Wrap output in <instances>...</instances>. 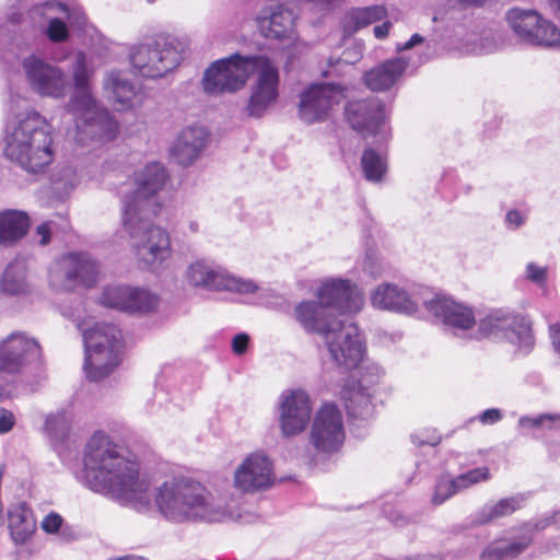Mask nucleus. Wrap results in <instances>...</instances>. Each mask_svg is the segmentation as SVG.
<instances>
[{
  "mask_svg": "<svg viewBox=\"0 0 560 560\" xmlns=\"http://www.w3.org/2000/svg\"><path fill=\"white\" fill-rule=\"evenodd\" d=\"M84 466L90 488L132 504L140 511L151 505L149 482L139 475V465L104 432L88 442Z\"/></svg>",
  "mask_w": 560,
  "mask_h": 560,
  "instance_id": "nucleus-1",
  "label": "nucleus"
},
{
  "mask_svg": "<svg viewBox=\"0 0 560 560\" xmlns=\"http://www.w3.org/2000/svg\"><path fill=\"white\" fill-rule=\"evenodd\" d=\"M160 514L173 523L223 522L235 517L232 509L203 485L189 478H170L153 491Z\"/></svg>",
  "mask_w": 560,
  "mask_h": 560,
  "instance_id": "nucleus-2",
  "label": "nucleus"
},
{
  "mask_svg": "<svg viewBox=\"0 0 560 560\" xmlns=\"http://www.w3.org/2000/svg\"><path fill=\"white\" fill-rule=\"evenodd\" d=\"M51 125L35 110L9 118L3 130L2 153L27 173L45 171L54 161Z\"/></svg>",
  "mask_w": 560,
  "mask_h": 560,
  "instance_id": "nucleus-3",
  "label": "nucleus"
},
{
  "mask_svg": "<svg viewBox=\"0 0 560 560\" xmlns=\"http://www.w3.org/2000/svg\"><path fill=\"white\" fill-rule=\"evenodd\" d=\"M93 71L88 67L86 56L78 51L72 66L73 92L63 106L65 115L73 120L77 141L101 142L113 140L118 132V124L92 92Z\"/></svg>",
  "mask_w": 560,
  "mask_h": 560,
  "instance_id": "nucleus-4",
  "label": "nucleus"
},
{
  "mask_svg": "<svg viewBox=\"0 0 560 560\" xmlns=\"http://www.w3.org/2000/svg\"><path fill=\"white\" fill-rule=\"evenodd\" d=\"M154 217H144L128 205L122 213V224L129 236L132 255L138 265L149 271L158 272L172 257L171 235L166 229L151 223Z\"/></svg>",
  "mask_w": 560,
  "mask_h": 560,
  "instance_id": "nucleus-5",
  "label": "nucleus"
},
{
  "mask_svg": "<svg viewBox=\"0 0 560 560\" xmlns=\"http://www.w3.org/2000/svg\"><path fill=\"white\" fill-rule=\"evenodd\" d=\"M189 45L186 35L160 34L132 45L128 57L137 74L159 79L179 66Z\"/></svg>",
  "mask_w": 560,
  "mask_h": 560,
  "instance_id": "nucleus-6",
  "label": "nucleus"
},
{
  "mask_svg": "<svg viewBox=\"0 0 560 560\" xmlns=\"http://www.w3.org/2000/svg\"><path fill=\"white\" fill-rule=\"evenodd\" d=\"M40 347L25 334L13 332L0 341V400L12 396V384L31 363L38 361Z\"/></svg>",
  "mask_w": 560,
  "mask_h": 560,
  "instance_id": "nucleus-7",
  "label": "nucleus"
},
{
  "mask_svg": "<svg viewBox=\"0 0 560 560\" xmlns=\"http://www.w3.org/2000/svg\"><path fill=\"white\" fill-rule=\"evenodd\" d=\"M255 55L233 54L212 62L203 73L202 86L210 95L234 93L245 86L257 69Z\"/></svg>",
  "mask_w": 560,
  "mask_h": 560,
  "instance_id": "nucleus-8",
  "label": "nucleus"
},
{
  "mask_svg": "<svg viewBox=\"0 0 560 560\" xmlns=\"http://www.w3.org/2000/svg\"><path fill=\"white\" fill-rule=\"evenodd\" d=\"M187 285L205 291H231L240 294H252L258 285L249 279L232 275L213 261L199 258L189 262L184 272Z\"/></svg>",
  "mask_w": 560,
  "mask_h": 560,
  "instance_id": "nucleus-9",
  "label": "nucleus"
},
{
  "mask_svg": "<svg viewBox=\"0 0 560 560\" xmlns=\"http://www.w3.org/2000/svg\"><path fill=\"white\" fill-rule=\"evenodd\" d=\"M322 339L331 361L343 370L357 369L364 361L366 347L363 337L350 319L337 322Z\"/></svg>",
  "mask_w": 560,
  "mask_h": 560,
  "instance_id": "nucleus-10",
  "label": "nucleus"
},
{
  "mask_svg": "<svg viewBox=\"0 0 560 560\" xmlns=\"http://www.w3.org/2000/svg\"><path fill=\"white\" fill-rule=\"evenodd\" d=\"M166 170L161 163H150L135 174L136 188L122 198V213L128 205L144 217H156L161 209L158 196L165 185Z\"/></svg>",
  "mask_w": 560,
  "mask_h": 560,
  "instance_id": "nucleus-11",
  "label": "nucleus"
},
{
  "mask_svg": "<svg viewBox=\"0 0 560 560\" xmlns=\"http://www.w3.org/2000/svg\"><path fill=\"white\" fill-rule=\"evenodd\" d=\"M422 304L446 331L459 338L475 340L478 320L470 306L433 292L431 296L422 299Z\"/></svg>",
  "mask_w": 560,
  "mask_h": 560,
  "instance_id": "nucleus-12",
  "label": "nucleus"
},
{
  "mask_svg": "<svg viewBox=\"0 0 560 560\" xmlns=\"http://www.w3.org/2000/svg\"><path fill=\"white\" fill-rule=\"evenodd\" d=\"M488 337L505 339L524 351H528L534 343L530 324L525 317L500 311L478 320L475 340Z\"/></svg>",
  "mask_w": 560,
  "mask_h": 560,
  "instance_id": "nucleus-13",
  "label": "nucleus"
},
{
  "mask_svg": "<svg viewBox=\"0 0 560 560\" xmlns=\"http://www.w3.org/2000/svg\"><path fill=\"white\" fill-rule=\"evenodd\" d=\"M346 440L341 410L334 404H323L312 418L310 443L319 453L338 452Z\"/></svg>",
  "mask_w": 560,
  "mask_h": 560,
  "instance_id": "nucleus-14",
  "label": "nucleus"
},
{
  "mask_svg": "<svg viewBox=\"0 0 560 560\" xmlns=\"http://www.w3.org/2000/svg\"><path fill=\"white\" fill-rule=\"evenodd\" d=\"M22 68L30 88L37 95L54 100L66 96L70 81L62 68L35 55L24 58Z\"/></svg>",
  "mask_w": 560,
  "mask_h": 560,
  "instance_id": "nucleus-15",
  "label": "nucleus"
},
{
  "mask_svg": "<svg viewBox=\"0 0 560 560\" xmlns=\"http://www.w3.org/2000/svg\"><path fill=\"white\" fill-rule=\"evenodd\" d=\"M506 21L513 33L525 44L555 47L560 43L557 26L535 10L513 8L506 13Z\"/></svg>",
  "mask_w": 560,
  "mask_h": 560,
  "instance_id": "nucleus-16",
  "label": "nucleus"
},
{
  "mask_svg": "<svg viewBox=\"0 0 560 560\" xmlns=\"http://www.w3.org/2000/svg\"><path fill=\"white\" fill-rule=\"evenodd\" d=\"M313 413L308 393L302 388H290L281 393L277 402V422L283 438H294L303 433Z\"/></svg>",
  "mask_w": 560,
  "mask_h": 560,
  "instance_id": "nucleus-17",
  "label": "nucleus"
},
{
  "mask_svg": "<svg viewBox=\"0 0 560 560\" xmlns=\"http://www.w3.org/2000/svg\"><path fill=\"white\" fill-rule=\"evenodd\" d=\"M432 295L428 288H417L411 292L393 282H382L370 293V301L374 308L401 313L416 314L422 304V299Z\"/></svg>",
  "mask_w": 560,
  "mask_h": 560,
  "instance_id": "nucleus-18",
  "label": "nucleus"
},
{
  "mask_svg": "<svg viewBox=\"0 0 560 560\" xmlns=\"http://www.w3.org/2000/svg\"><path fill=\"white\" fill-rule=\"evenodd\" d=\"M345 97V91L338 84H312L300 96V118L307 124L323 121L329 117L334 107L339 105Z\"/></svg>",
  "mask_w": 560,
  "mask_h": 560,
  "instance_id": "nucleus-19",
  "label": "nucleus"
},
{
  "mask_svg": "<svg viewBox=\"0 0 560 560\" xmlns=\"http://www.w3.org/2000/svg\"><path fill=\"white\" fill-rule=\"evenodd\" d=\"M257 77L250 86V95L246 106L248 116L262 117L277 102L279 95V73L270 60L257 57Z\"/></svg>",
  "mask_w": 560,
  "mask_h": 560,
  "instance_id": "nucleus-20",
  "label": "nucleus"
},
{
  "mask_svg": "<svg viewBox=\"0 0 560 560\" xmlns=\"http://www.w3.org/2000/svg\"><path fill=\"white\" fill-rule=\"evenodd\" d=\"M275 480L273 463L264 452L250 453L234 471V487L243 492L266 490Z\"/></svg>",
  "mask_w": 560,
  "mask_h": 560,
  "instance_id": "nucleus-21",
  "label": "nucleus"
},
{
  "mask_svg": "<svg viewBox=\"0 0 560 560\" xmlns=\"http://www.w3.org/2000/svg\"><path fill=\"white\" fill-rule=\"evenodd\" d=\"M316 296L331 312L335 310L342 314L357 313L364 304L363 295L358 287L350 280L340 278H331L324 281L317 289Z\"/></svg>",
  "mask_w": 560,
  "mask_h": 560,
  "instance_id": "nucleus-22",
  "label": "nucleus"
},
{
  "mask_svg": "<svg viewBox=\"0 0 560 560\" xmlns=\"http://www.w3.org/2000/svg\"><path fill=\"white\" fill-rule=\"evenodd\" d=\"M295 20L294 12L282 3L268 4L256 16L257 27L261 35L277 40H295Z\"/></svg>",
  "mask_w": 560,
  "mask_h": 560,
  "instance_id": "nucleus-23",
  "label": "nucleus"
},
{
  "mask_svg": "<svg viewBox=\"0 0 560 560\" xmlns=\"http://www.w3.org/2000/svg\"><path fill=\"white\" fill-rule=\"evenodd\" d=\"M346 117L351 128L363 136L377 135L385 120L384 105L377 97L349 102Z\"/></svg>",
  "mask_w": 560,
  "mask_h": 560,
  "instance_id": "nucleus-24",
  "label": "nucleus"
},
{
  "mask_svg": "<svg viewBox=\"0 0 560 560\" xmlns=\"http://www.w3.org/2000/svg\"><path fill=\"white\" fill-rule=\"evenodd\" d=\"M294 318L307 332L317 334L323 337L331 327L343 317L336 316L328 306L317 300L300 302L294 307Z\"/></svg>",
  "mask_w": 560,
  "mask_h": 560,
  "instance_id": "nucleus-25",
  "label": "nucleus"
},
{
  "mask_svg": "<svg viewBox=\"0 0 560 560\" xmlns=\"http://www.w3.org/2000/svg\"><path fill=\"white\" fill-rule=\"evenodd\" d=\"M0 291L18 299H27L36 292L34 277L25 259L15 258L7 265L0 278Z\"/></svg>",
  "mask_w": 560,
  "mask_h": 560,
  "instance_id": "nucleus-26",
  "label": "nucleus"
},
{
  "mask_svg": "<svg viewBox=\"0 0 560 560\" xmlns=\"http://www.w3.org/2000/svg\"><path fill=\"white\" fill-rule=\"evenodd\" d=\"M90 340V348H85L83 369L89 380L100 381L107 377L118 366L122 347L100 348L95 338Z\"/></svg>",
  "mask_w": 560,
  "mask_h": 560,
  "instance_id": "nucleus-27",
  "label": "nucleus"
},
{
  "mask_svg": "<svg viewBox=\"0 0 560 560\" xmlns=\"http://www.w3.org/2000/svg\"><path fill=\"white\" fill-rule=\"evenodd\" d=\"M208 131L201 126L184 128L171 150L173 160L182 165H191L206 149Z\"/></svg>",
  "mask_w": 560,
  "mask_h": 560,
  "instance_id": "nucleus-28",
  "label": "nucleus"
},
{
  "mask_svg": "<svg viewBox=\"0 0 560 560\" xmlns=\"http://www.w3.org/2000/svg\"><path fill=\"white\" fill-rule=\"evenodd\" d=\"M408 60L396 57L381 62L364 74L366 86L374 92H384L392 89L404 75Z\"/></svg>",
  "mask_w": 560,
  "mask_h": 560,
  "instance_id": "nucleus-29",
  "label": "nucleus"
},
{
  "mask_svg": "<svg viewBox=\"0 0 560 560\" xmlns=\"http://www.w3.org/2000/svg\"><path fill=\"white\" fill-rule=\"evenodd\" d=\"M31 219L22 210L0 211V247L9 248L19 244L28 233Z\"/></svg>",
  "mask_w": 560,
  "mask_h": 560,
  "instance_id": "nucleus-30",
  "label": "nucleus"
},
{
  "mask_svg": "<svg viewBox=\"0 0 560 560\" xmlns=\"http://www.w3.org/2000/svg\"><path fill=\"white\" fill-rule=\"evenodd\" d=\"M104 88L106 91L110 92L114 102L120 106V109L142 105V93H140L136 85L119 71L107 73L104 80Z\"/></svg>",
  "mask_w": 560,
  "mask_h": 560,
  "instance_id": "nucleus-31",
  "label": "nucleus"
},
{
  "mask_svg": "<svg viewBox=\"0 0 560 560\" xmlns=\"http://www.w3.org/2000/svg\"><path fill=\"white\" fill-rule=\"evenodd\" d=\"M388 11L385 5L375 4L364 8H353L349 10L341 22L343 33L348 36L353 35L361 28L375 22L386 19Z\"/></svg>",
  "mask_w": 560,
  "mask_h": 560,
  "instance_id": "nucleus-32",
  "label": "nucleus"
},
{
  "mask_svg": "<svg viewBox=\"0 0 560 560\" xmlns=\"http://www.w3.org/2000/svg\"><path fill=\"white\" fill-rule=\"evenodd\" d=\"M525 502L523 494H516L510 498L499 500L493 504H486L479 511L471 515V525L482 526L505 517L520 510Z\"/></svg>",
  "mask_w": 560,
  "mask_h": 560,
  "instance_id": "nucleus-33",
  "label": "nucleus"
},
{
  "mask_svg": "<svg viewBox=\"0 0 560 560\" xmlns=\"http://www.w3.org/2000/svg\"><path fill=\"white\" fill-rule=\"evenodd\" d=\"M341 398L351 417L366 418L372 413V394L368 386L359 382L348 384L341 390Z\"/></svg>",
  "mask_w": 560,
  "mask_h": 560,
  "instance_id": "nucleus-34",
  "label": "nucleus"
},
{
  "mask_svg": "<svg viewBox=\"0 0 560 560\" xmlns=\"http://www.w3.org/2000/svg\"><path fill=\"white\" fill-rule=\"evenodd\" d=\"M8 520L12 539L16 544L25 542L33 535L36 522L33 512L24 502L10 506Z\"/></svg>",
  "mask_w": 560,
  "mask_h": 560,
  "instance_id": "nucleus-35",
  "label": "nucleus"
},
{
  "mask_svg": "<svg viewBox=\"0 0 560 560\" xmlns=\"http://www.w3.org/2000/svg\"><path fill=\"white\" fill-rule=\"evenodd\" d=\"M80 262L75 258L63 257L49 269L48 282L55 291H71L78 284L75 272Z\"/></svg>",
  "mask_w": 560,
  "mask_h": 560,
  "instance_id": "nucleus-36",
  "label": "nucleus"
},
{
  "mask_svg": "<svg viewBox=\"0 0 560 560\" xmlns=\"http://www.w3.org/2000/svg\"><path fill=\"white\" fill-rule=\"evenodd\" d=\"M532 542L529 535L522 536L517 541H493L480 553L479 560H511L521 555Z\"/></svg>",
  "mask_w": 560,
  "mask_h": 560,
  "instance_id": "nucleus-37",
  "label": "nucleus"
},
{
  "mask_svg": "<svg viewBox=\"0 0 560 560\" xmlns=\"http://www.w3.org/2000/svg\"><path fill=\"white\" fill-rule=\"evenodd\" d=\"M95 338L100 348L122 347L121 330L114 324L95 323L83 331L85 348H90V339Z\"/></svg>",
  "mask_w": 560,
  "mask_h": 560,
  "instance_id": "nucleus-38",
  "label": "nucleus"
},
{
  "mask_svg": "<svg viewBox=\"0 0 560 560\" xmlns=\"http://www.w3.org/2000/svg\"><path fill=\"white\" fill-rule=\"evenodd\" d=\"M46 9L51 13H61L71 26L83 28L86 24L85 13L80 7H70L58 1H46L34 5L33 13L44 15Z\"/></svg>",
  "mask_w": 560,
  "mask_h": 560,
  "instance_id": "nucleus-39",
  "label": "nucleus"
},
{
  "mask_svg": "<svg viewBox=\"0 0 560 560\" xmlns=\"http://www.w3.org/2000/svg\"><path fill=\"white\" fill-rule=\"evenodd\" d=\"M364 177L369 182H381L387 171L386 156L374 149H365L361 158Z\"/></svg>",
  "mask_w": 560,
  "mask_h": 560,
  "instance_id": "nucleus-40",
  "label": "nucleus"
},
{
  "mask_svg": "<svg viewBox=\"0 0 560 560\" xmlns=\"http://www.w3.org/2000/svg\"><path fill=\"white\" fill-rule=\"evenodd\" d=\"M131 288L128 285L105 287L98 298L100 303L108 308L128 313Z\"/></svg>",
  "mask_w": 560,
  "mask_h": 560,
  "instance_id": "nucleus-41",
  "label": "nucleus"
},
{
  "mask_svg": "<svg viewBox=\"0 0 560 560\" xmlns=\"http://www.w3.org/2000/svg\"><path fill=\"white\" fill-rule=\"evenodd\" d=\"M67 258H75L80 262L78 268H75V278L79 284L92 287L96 282L98 276V265L94 259L91 258L89 254L72 253L68 255Z\"/></svg>",
  "mask_w": 560,
  "mask_h": 560,
  "instance_id": "nucleus-42",
  "label": "nucleus"
},
{
  "mask_svg": "<svg viewBox=\"0 0 560 560\" xmlns=\"http://www.w3.org/2000/svg\"><path fill=\"white\" fill-rule=\"evenodd\" d=\"M559 421L560 416L557 413L522 416L517 421V427L525 431L535 430L542 433L557 429Z\"/></svg>",
  "mask_w": 560,
  "mask_h": 560,
  "instance_id": "nucleus-43",
  "label": "nucleus"
},
{
  "mask_svg": "<svg viewBox=\"0 0 560 560\" xmlns=\"http://www.w3.org/2000/svg\"><path fill=\"white\" fill-rule=\"evenodd\" d=\"M131 296L129 299L128 313H149L154 311L159 305L158 295L152 292L140 289V288H131Z\"/></svg>",
  "mask_w": 560,
  "mask_h": 560,
  "instance_id": "nucleus-44",
  "label": "nucleus"
},
{
  "mask_svg": "<svg viewBox=\"0 0 560 560\" xmlns=\"http://www.w3.org/2000/svg\"><path fill=\"white\" fill-rule=\"evenodd\" d=\"M49 10H45L43 16H47L48 23L43 31V34L54 44L65 43L70 37V30L68 23L58 16L48 15Z\"/></svg>",
  "mask_w": 560,
  "mask_h": 560,
  "instance_id": "nucleus-45",
  "label": "nucleus"
},
{
  "mask_svg": "<svg viewBox=\"0 0 560 560\" xmlns=\"http://www.w3.org/2000/svg\"><path fill=\"white\" fill-rule=\"evenodd\" d=\"M456 493L458 490L454 478L442 476L436 480L431 501L434 505H441Z\"/></svg>",
  "mask_w": 560,
  "mask_h": 560,
  "instance_id": "nucleus-46",
  "label": "nucleus"
},
{
  "mask_svg": "<svg viewBox=\"0 0 560 560\" xmlns=\"http://www.w3.org/2000/svg\"><path fill=\"white\" fill-rule=\"evenodd\" d=\"M490 479V471L488 467H478L465 474L454 477L458 492H462L477 483L488 481Z\"/></svg>",
  "mask_w": 560,
  "mask_h": 560,
  "instance_id": "nucleus-47",
  "label": "nucleus"
},
{
  "mask_svg": "<svg viewBox=\"0 0 560 560\" xmlns=\"http://www.w3.org/2000/svg\"><path fill=\"white\" fill-rule=\"evenodd\" d=\"M359 368H361L359 383L368 387L378 384L384 375L383 369L374 362H369L366 355L364 357V361L359 365Z\"/></svg>",
  "mask_w": 560,
  "mask_h": 560,
  "instance_id": "nucleus-48",
  "label": "nucleus"
},
{
  "mask_svg": "<svg viewBox=\"0 0 560 560\" xmlns=\"http://www.w3.org/2000/svg\"><path fill=\"white\" fill-rule=\"evenodd\" d=\"M69 428V420L66 412L60 411L48 415L45 421V429L56 438H61L66 434Z\"/></svg>",
  "mask_w": 560,
  "mask_h": 560,
  "instance_id": "nucleus-49",
  "label": "nucleus"
},
{
  "mask_svg": "<svg viewBox=\"0 0 560 560\" xmlns=\"http://www.w3.org/2000/svg\"><path fill=\"white\" fill-rule=\"evenodd\" d=\"M363 271L372 278H378L386 271L385 262L375 253H368L363 260Z\"/></svg>",
  "mask_w": 560,
  "mask_h": 560,
  "instance_id": "nucleus-50",
  "label": "nucleus"
},
{
  "mask_svg": "<svg viewBox=\"0 0 560 560\" xmlns=\"http://www.w3.org/2000/svg\"><path fill=\"white\" fill-rule=\"evenodd\" d=\"M525 277L528 281L542 288L548 279V268L535 262H528L525 268Z\"/></svg>",
  "mask_w": 560,
  "mask_h": 560,
  "instance_id": "nucleus-51",
  "label": "nucleus"
},
{
  "mask_svg": "<svg viewBox=\"0 0 560 560\" xmlns=\"http://www.w3.org/2000/svg\"><path fill=\"white\" fill-rule=\"evenodd\" d=\"M16 424V417L13 411L0 407V434H7L13 430Z\"/></svg>",
  "mask_w": 560,
  "mask_h": 560,
  "instance_id": "nucleus-52",
  "label": "nucleus"
},
{
  "mask_svg": "<svg viewBox=\"0 0 560 560\" xmlns=\"http://www.w3.org/2000/svg\"><path fill=\"white\" fill-rule=\"evenodd\" d=\"M62 522L63 520L61 515L51 512L48 515H46L42 521V528L48 534H55L61 527Z\"/></svg>",
  "mask_w": 560,
  "mask_h": 560,
  "instance_id": "nucleus-53",
  "label": "nucleus"
},
{
  "mask_svg": "<svg viewBox=\"0 0 560 560\" xmlns=\"http://www.w3.org/2000/svg\"><path fill=\"white\" fill-rule=\"evenodd\" d=\"M249 337L246 334H238L232 340V350L235 354L242 355L246 352Z\"/></svg>",
  "mask_w": 560,
  "mask_h": 560,
  "instance_id": "nucleus-54",
  "label": "nucleus"
},
{
  "mask_svg": "<svg viewBox=\"0 0 560 560\" xmlns=\"http://www.w3.org/2000/svg\"><path fill=\"white\" fill-rule=\"evenodd\" d=\"M502 412L497 408H490L485 410L479 416V421L483 424H493L502 419Z\"/></svg>",
  "mask_w": 560,
  "mask_h": 560,
  "instance_id": "nucleus-55",
  "label": "nucleus"
},
{
  "mask_svg": "<svg viewBox=\"0 0 560 560\" xmlns=\"http://www.w3.org/2000/svg\"><path fill=\"white\" fill-rule=\"evenodd\" d=\"M424 42V37L418 33L413 34L406 43L396 44V51L401 52L410 50L413 47L421 45Z\"/></svg>",
  "mask_w": 560,
  "mask_h": 560,
  "instance_id": "nucleus-56",
  "label": "nucleus"
},
{
  "mask_svg": "<svg viewBox=\"0 0 560 560\" xmlns=\"http://www.w3.org/2000/svg\"><path fill=\"white\" fill-rule=\"evenodd\" d=\"M60 180H65L66 188H74L79 183L77 173L71 167H66L61 171Z\"/></svg>",
  "mask_w": 560,
  "mask_h": 560,
  "instance_id": "nucleus-57",
  "label": "nucleus"
},
{
  "mask_svg": "<svg viewBox=\"0 0 560 560\" xmlns=\"http://www.w3.org/2000/svg\"><path fill=\"white\" fill-rule=\"evenodd\" d=\"M35 234H36V236L39 237L38 243L40 245L48 244L50 241V236H51L50 222H44V223L39 224L36 228Z\"/></svg>",
  "mask_w": 560,
  "mask_h": 560,
  "instance_id": "nucleus-58",
  "label": "nucleus"
},
{
  "mask_svg": "<svg viewBox=\"0 0 560 560\" xmlns=\"http://www.w3.org/2000/svg\"><path fill=\"white\" fill-rule=\"evenodd\" d=\"M505 221L509 228H520L525 222V217L517 210H510L505 215Z\"/></svg>",
  "mask_w": 560,
  "mask_h": 560,
  "instance_id": "nucleus-59",
  "label": "nucleus"
},
{
  "mask_svg": "<svg viewBox=\"0 0 560 560\" xmlns=\"http://www.w3.org/2000/svg\"><path fill=\"white\" fill-rule=\"evenodd\" d=\"M392 27H393V23L389 21H385L384 23L374 26L373 34H374L375 38L383 40V39L387 38Z\"/></svg>",
  "mask_w": 560,
  "mask_h": 560,
  "instance_id": "nucleus-60",
  "label": "nucleus"
},
{
  "mask_svg": "<svg viewBox=\"0 0 560 560\" xmlns=\"http://www.w3.org/2000/svg\"><path fill=\"white\" fill-rule=\"evenodd\" d=\"M363 52V45L358 44L353 49H348L343 52V58L347 62L354 63L358 61Z\"/></svg>",
  "mask_w": 560,
  "mask_h": 560,
  "instance_id": "nucleus-61",
  "label": "nucleus"
},
{
  "mask_svg": "<svg viewBox=\"0 0 560 560\" xmlns=\"http://www.w3.org/2000/svg\"><path fill=\"white\" fill-rule=\"evenodd\" d=\"M550 338L555 350H560V327L558 324L550 325Z\"/></svg>",
  "mask_w": 560,
  "mask_h": 560,
  "instance_id": "nucleus-62",
  "label": "nucleus"
},
{
  "mask_svg": "<svg viewBox=\"0 0 560 560\" xmlns=\"http://www.w3.org/2000/svg\"><path fill=\"white\" fill-rule=\"evenodd\" d=\"M412 441L417 445L429 444V445L433 446V445H436L440 442V438L438 435H432L430 438L422 439L418 434H415V435H412Z\"/></svg>",
  "mask_w": 560,
  "mask_h": 560,
  "instance_id": "nucleus-63",
  "label": "nucleus"
},
{
  "mask_svg": "<svg viewBox=\"0 0 560 560\" xmlns=\"http://www.w3.org/2000/svg\"><path fill=\"white\" fill-rule=\"evenodd\" d=\"M404 560H443V559L435 555H432V553H421V555L408 557Z\"/></svg>",
  "mask_w": 560,
  "mask_h": 560,
  "instance_id": "nucleus-64",
  "label": "nucleus"
}]
</instances>
